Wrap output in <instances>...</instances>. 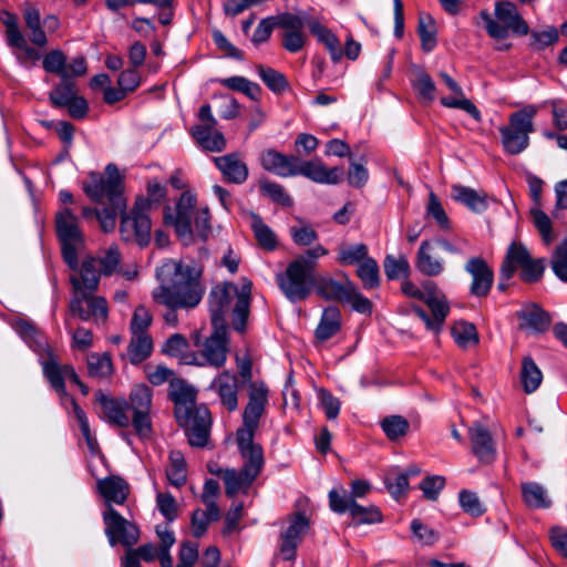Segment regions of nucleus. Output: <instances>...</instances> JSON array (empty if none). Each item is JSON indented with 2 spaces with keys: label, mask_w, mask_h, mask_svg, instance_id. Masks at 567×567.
Segmentation results:
<instances>
[{
  "label": "nucleus",
  "mask_w": 567,
  "mask_h": 567,
  "mask_svg": "<svg viewBox=\"0 0 567 567\" xmlns=\"http://www.w3.org/2000/svg\"><path fill=\"white\" fill-rule=\"evenodd\" d=\"M199 271L175 260H166L156 269L158 286L152 291L153 300L168 310L164 320L171 326L177 324V309L196 307L204 295L199 282Z\"/></svg>",
  "instance_id": "f257e3e1"
},
{
  "label": "nucleus",
  "mask_w": 567,
  "mask_h": 567,
  "mask_svg": "<svg viewBox=\"0 0 567 567\" xmlns=\"http://www.w3.org/2000/svg\"><path fill=\"white\" fill-rule=\"evenodd\" d=\"M196 390L183 380L169 381V398L175 404V417L185 429L192 446L204 447L209 437L212 416L207 406L196 404Z\"/></svg>",
  "instance_id": "f03ea898"
},
{
  "label": "nucleus",
  "mask_w": 567,
  "mask_h": 567,
  "mask_svg": "<svg viewBox=\"0 0 567 567\" xmlns=\"http://www.w3.org/2000/svg\"><path fill=\"white\" fill-rule=\"evenodd\" d=\"M106 177L91 175V181L85 185L86 195L96 203H104L106 199L109 207L96 212V218L104 231H112L116 225V216L123 214L125 199L122 195V181L115 165L106 166Z\"/></svg>",
  "instance_id": "7ed1b4c3"
},
{
  "label": "nucleus",
  "mask_w": 567,
  "mask_h": 567,
  "mask_svg": "<svg viewBox=\"0 0 567 567\" xmlns=\"http://www.w3.org/2000/svg\"><path fill=\"white\" fill-rule=\"evenodd\" d=\"M327 254L328 250L323 246L316 245L303 255L291 260L286 270L277 275V284L288 300L292 302L301 301L310 295L313 286L316 260Z\"/></svg>",
  "instance_id": "20e7f679"
},
{
  "label": "nucleus",
  "mask_w": 567,
  "mask_h": 567,
  "mask_svg": "<svg viewBox=\"0 0 567 567\" xmlns=\"http://www.w3.org/2000/svg\"><path fill=\"white\" fill-rule=\"evenodd\" d=\"M250 291L251 282L248 280L244 281L240 291L231 282H226L212 289L209 293L212 324L227 326L226 315L229 311L233 299L236 298L233 327L236 331L244 332L249 312Z\"/></svg>",
  "instance_id": "39448f33"
},
{
  "label": "nucleus",
  "mask_w": 567,
  "mask_h": 567,
  "mask_svg": "<svg viewBox=\"0 0 567 567\" xmlns=\"http://www.w3.org/2000/svg\"><path fill=\"white\" fill-rule=\"evenodd\" d=\"M254 435H248V437L246 435H236L243 466L239 471L225 468L223 472L225 492L229 497L238 493H247L264 470L262 447L254 442Z\"/></svg>",
  "instance_id": "423d86ee"
},
{
  "label": "nucleus",
  "mask_w": 567,
  "mask_h": 567,
  "mask_svg": "<svg viewBox=\"0 0 567 567\" xmlns=\"http://www.w3.org/2000/svg\"><path fill=\"white\" fill-rule=\"evenodd\" d=\"M478 17L499 51H506L511 48V43H505L509 31L518 35H526L529 32L527 22L511 1H498L495 3L494 14H491L487 10H482Z\"/></svg>",
  "instance_id": "0eeeda50"
},
{
  "label": "nucleus",
  "mask_w": 567,
  "mask_h": 567,
  "mask_svg": "<svg viewBox=\"0 0 567 567\" xmlns=\"http://www.w3.org/2000/svg\"><path fill=\"white\" fill-rule=\"evenodd\" d=\"M120 265L121 254L116 245L100 249L96 256H86L82 260L79 272L70 278L72 287L97 289L100 277L117 272Z\"/></svg>",
  "instance_id": "6e6552de"
},
{
  "label": "nucleus",
  "mask_w": 567,
  "mask_h": 567,
  "mask_svg": "<svg viewBox=\"0 0 567 567\" xmlns=\"http://www.w3.org/2000/svg\"><path fill=\"white\" fill-rule=\"evenodd\" d=\"M213 332L204 341L200 340L198 332L193 336L194 346L199 348V351L186 354L184 357L185 364L215 369L225 365L229 352L227 326H213Z\"/></svg>",
  "instance_id": "1a4fd4ad"
},
{
  "label": "nucleus",
  "mask_w": 567,
  "mask_h": 567,
  "mask_svg": "<svg viewBox=\"0 0 567 567\" xmlns=\"http://www.w3.org/2000/svg\"><path fill=\"white\" fill-rule=\"evenodd\" d=\"M536 113L537 109L534 105H527L509 115L508 125L499 127L502 145L506 153L517 155L528 147Z\"/></svg>",
  "instance_id": "9d476101"
},
{
  "label": "nucleus",
  "mask_w": 567,
  "mask_h": 567,
  "mask_svg": "<svg viewBox=\"0 0 567 567\" xmlns=\"http://www.w3.org/2000/svg\"><path fill=\"white\" fill-rule=\"evenodd\" d=\"M55 228L64 261L71 269L76 270L78 254L83 247V234L79 226V219L69 208H63L56 214Z\"/></svg>",
  "instance_id": "9b49d317"
},
{
  "label": "nucleus",
  "mask_w": 567,
  "mask_h": 567,
  "mask_svg": "<svg viewBox=\"0 0 567 567\" xmlns=\"http://www.w3.org/2000/svg\"><path fill=\"white\" fill-rule=\"evenodd\" d=\"M148 200L137 198L128 213L122 214L120 234L126 243H135L141 247L146 246L151 239V219L147 215Z\"/></svg>",
  "instance_id": "f8f14e48"
},
{
  "label": "nucleus",
  "mask_w": 567,
  "mask_h": 567,
  "mask_svg": "<svg viewBox=\"0 0 567 567\" xmlns=\"http://www.w3.org/2000/svg\"><path fill=\"white\" fill-rule=\"evenodd\" d=\"M74 295L70 301V311L73 316L83 321H94L96 324H103L107 320L109 308L106 300L99 296H93L95 289H76L73 287Z\"/></svg>",
  "instance_id": "ddd939ff"
},
{
  "label": "nucleus",
  "mask_w": 567,
  "mask_h": 567,
  "mask_svg": "<svg viewBox=\"0 0 567 567\" xmlns=\"http://www.w3.org/2000/svg\"><path fill=\"white\" fill-rule=\"evenodd\" d=\"M422 295V301L431 309L432 317L419 307L414 308V311L416 316L424 321L427 329L439 331L450 312L446 298L439 290L437 286L430 280L423 282Z\"/></svg>",
  "instance_id": "4468645a"
},
{
  "label": "nucleus",
  "mask_w": 567,
  "mask_h": 567,
  "mask_svg": "<svg viewBox=\"0 0 567 567\" xmlns=\"http://www.w3.org/2000/svg\"><path fill=\"white\" fill-rule=\"evenodd\" d=\"M151 406V389L145 384H136L131 391L126 409L132 411V424L141 437H148L152 433Z\"/></svg>",
  "instance_id": "2eb2a0df"
},
{
  "label": "nucleus",
  "mask_w": 567,
  "mask_h": 567,
  "mask_svg": "<svg viewBox=\"0 0 567 567\" xmlns=\"http://www.w3.org/2000/svg\"><path fill=\"white\" fill-rule=\"evenodd\" d=\"M268 402V389L264 382L249 384L248 403L243 414V426L237 430L236 435H254L259 426V420L264 415Z\"/></svg>",
  "instance_id": "dca6fc26"
},
{
  "label": "nucleus",
  "mask_w": 567,
  "mask_h": 567,
  "mask_svg": "<svg viewBox=\"0 0 567 567\" xmlns=\"http://www.w3.org/2000/svg\"><path fill=\"white\" fill-rule=\"evenodd\" d=\"M103 520L105 524V535L109 538L111 546L122 544L131 548L140 539V529L137 526L124 518L112 506L103 513Z\"/></svg>",
  "instance_id": "f3484780"
},
{
  "label": "nucleus",
  "mask_w": 567,
  "mask_h": 567,
  "mask_svg": "<svg viewBox=\"0 0 567 567\" xmlns=\"http://www.w3.org/2000/svg\"><path fill=\"white\" fill-rule=\"evenodd\" d=\"M2 22L6 25L7 43L14 50L18 62L25 68L33 66L40 60L41 54L37 49L28 44L25 37L19 28L17 17L6 12Z\"/></svg>",
  "instance_id": "a211bd4d"
},
{
  "label": "nucleus",
  "mask_w": 567,
  "mask_h": 567,
  "mask_svg": "<svg viewBox=\"0 0 567 567\" xmlns=\"http://www.w3.org/2000/svg\"><path fill=\"white\" fill-rule=\"evenodd\" d=\"M329 503L331 509L336 513L349 512L358 524H373L382 520V515L378 507H363L352 497L340 495L334 489L329 493Z\"/></svg>",
  "instance_id": "6ab92c4d"
},
{
  "label": "nucleus",
  "mask_w": 567,
  "mask_h": 567,
  "mask_svg": "<svg viewBox=\"0 0 567 567\" xmlns=\"http://www.w3.org/2000/svg\"><path fill=\"white\" fill-rule=\"evenodd\" d=\"M309 527V519L303 514L296 513L288 517V526L281 533L280 554L284 559L292 560L296 557V549Z\"/></svg>",
  "instance_id": "aec40b11"
},
{
  "label": "nucleus",
  "mask_w": 567,
  "mask_h": 567,
  "mask_svg": "<svg viewBox=\"0 0 567 567\" xmlns=\"http://www.w3.org/2000/svg\"><path fill=\"white\" fill-rule=\"evenodd\" d=\"M471 276L470 292L475 297H486L494 282V271L482 257H472L465 264Z\"/></svg>",
  "instance_id": "412c9836"
},
{
  "label": "nucleus",
  "mask_w": 567,
  "mask_h": 567,
  "mask_svg": "<svg viewBox=\"0 0 567 567\" xmlns=\"http://www.w3.org/2000/svg\"><path fill=\"white\" fill-rule=\"evenodd\" d=\"M342 167L328 168L320 159L300 162L296 165V175H302L315 183L336 185L343 177Z\"/></svg>",
  "instance_id": "4be33fe9"
},
{
  "label": "nucleus",
  "mask_w": 567,
  "mask_h": 567,
  "mask_svg": "<svg viewBox=\"0 0 567 567\" xmlns=\"http://www.w3.org/2000/svg\"><path fill=\"white\" fill-rule=\"evenodd\" d=\"M196 198L189 192H184L176 204V216L169 217L175 227L178 237L185 243L190 241L193 235V217L195 210Z\"/></svg>",
  "instance_id": "5701e85b"
},
{
  "label": "nucleus",
  "mask_w": 567,
  "mask_h": 567,
  "mask_svg": "<svg viewBox=\"0 0 567 567\" xmlns=\"http://www.w3.org/2000/svg\"><path fill=\"white\" fill-rule=\"evenodd\" d=\"M209 390L214 391L228 411H235L238 408L239 382L237 377L230 371L218 373L212 381Z\"/></svg>",
  "instance_id": "b1692460"
},
{
  "label": "nucleus",
  "mask_w": 567,
  "mask_h": 567,
  "mask_svg": "<svg viewBox=\"0 0 567 567\" xmlns=\"http://www.w3.org/2000/svg\"><path fill=\"white\" fill-rule=\"evenodd\" d=\"M472 453L484 464L492 463L496 457V449L487 427L474 423L468 429Z\"/></svg>",
  "instance_id": "393cba45"
},
{
  "label": "nucleus",
  "mask_w": 567,
  "mask_h": 567,
  "mask_svg": "<svg viewBox=\"0 0 567 567\" xmlns=\"http://www.w3.org/2000/svg\"><path fill=\"white\" fill-rule=\"evenodd\" d=\"M440 78L443 80L447 89L455 94L454 97H442L441 104L445 107L463 110L475 121L480 122L482 118L481 112L475 106V104L465 96L460 84L445 72H441Z\"/></svg>",
  "instance_id": "a878e982"
},
{
  "label": "nucleus",
  "mask_w": 567,
  "mask_h": 567,
  "mask_svg": "<svg viewBox=\"0 0 567 567\" xmlns=\"http://www.w3.org/2000/svg\"><path fill=\"white\" fill-rule=\"evenodd\" d=\"M97 489L105 499L107 507L112 506V504L123 505L130 494L128 483L117 475L99 480Z\"/></svg>",
  "instance_id": "bb28decb"
},
{
  "label": "nucleus",
  "mask_w": 567,
  "mask_h": 567,
  "mask_svg": "<svg viewBox=\"0 0 567 567\" xmlns=\"http://www.w3.org/2000/svg\"><path fill=\"white\" fill-rule=\"evenodd\" d=\"M260 163L266 171L288 177L296 175L298 158L284 155L275 150H267L260 155Z\"/></svg>",
  "instance_id": "cd10ccee"
},
{
  "label": "nucleus",
  "mask_w": 567,
  "mask_h": 567,
  "mask_svg": "<svg viewBox=\"0 0 567 567\" xmlns=\"http://www.w3.org/2000/svg\"><path fill=\"white\" fill-rule=\"evenodd\" d=\"M214 162L226 181L234 184H243L246 182L248 177V167L239 158L238 154L231 153L220 157H215Z\"/></svg>",
  "instance_id": "c85d7f7f"
},
{
  "label": "nucleus",
  "mask_w": 567,
  "mask_h": 567,
  "mask_svg": "<svg viewBox=\"0 0 567 567\" xmlns=\"http://www.w3.org/2000/svg\"><path fill=\"white\" fill-rule=\"evenodd\" d=\"M517 316L520 320L519 327L532 333L544 332L550 323L549 316L536 305L524 307Z\"/></svg>",
  "instance_id": "c756f323"
},
{
  "label": "nucleus",
  "mask_w": 567,
  "mask_h": 567,
  "mask_svg": "<svg viewBox=\"0 0 567 567\" xmlns=\"http://www.w3.org/2000/svg\"><path fill=\"white\" fill-rule=\"evenodd\" d=\"M433 250V245L429 240L422 241L417 250L416 268L429 277L439 276L444 270V262L434 256Z\"/></svg>",
  "instance_id": "7c9ffc66"
},
{
  "label": "nucleus",
  "mask_w": 567,
  "mask_h": 567,
  "mask_svg": "<svg viewBox=\"0 0 567 567\" xmlns=\"http://www.w3.org/2000/svg\"><path fill=\"white\" fill-rule=\"evenodd\" d=\"M340 310L337 307L326 308L315 331L317 342H326L327 340L336 336L340 331Z\"/></svg>",
  "instance_id": "2f4dec72"
},
{
  "label": "nucleus",
  "mask_w": 567,
  "mask_h": 567,
  "mask_svg": "<svg viewBox=\"0 0 567 567\" xmlns=\"http://www.w3.org/2000/svg\"><path fill=\"white\" fill-rule=\"evenodd\" d=\"M25 29L29 40L37 47L43 48L48 43V38L41 25L40 11L28 3L22 11Z\"/></svg>",
  "instance_id": "473e14b6"
},
{
  "label": "nucleus",
  "mask_w": 567,
  "mask_h": 567,
  "mask_svg": "<svg viewBox=\"0 0 567 567\" xmlns=\"http://www.w3.org/2000/svg\"><path fill=\"white\" fill-rule=\"evenodd\" d=\"M452 197L474 213H482L487 208V194L471 187L454 185Z\"/></svg>",
  "instance_id": "72a5a7b5"
},
{
  "label": "nucleus",
  "mask_w": 567,
  "mask_h": 567,
  "mask_svg": "<svg viewBox=\"0 0 567 567\" xmlns=\"http://www.w3.org/2000/svg\"><path fill=\"white\" fill-rule=\"evenodd\" d=\"M190 134L196 143L206 151L221 152L226 146V140L224 135L216 130V126H194L190 130Z\"/></svg>",
  "instance_id": "f704fd0d"
},
{
  "label": "nucleus",
  "mask_w": 567,
  "mask_h": 567,
  "mask_svg": "<svg viewBox=\"0 0 567 567\" xmlns=\"http://www.w3.org/2000/svg\"><path fill=\"white\" fill-rule=\"evenodd\" d=\"M530 259V255L526 247L522 244L513 243L507 250L506 257L501 268V276L508 280L513 277L517 268H523Z\"/></svg>",
  "instance_id": "c9c22d12"
},
{
  "label": "nucleus",
  "mask_w": 567,
  "mask_h": 567,
  "mask_svg": "<svg viewBox=\"0 0 567 567\" xmlns=\"http://www.w3.org/2000/svg\"><path fill=\"white\" fill-rule=\"evenodd\" d=\"M352 282L347 278L344 282H339L332 278L322 277L317 280V293L326 300H337L343 302Z\"/></svg>",
  "instance_id": "e433bc0d"
},
{
  "label": "nucleus",
  "mask_w": 567,
  "mask_h": 567,
  "mask_svg": "<svg viewBox=\"0 0 567 567\" xmlns=\"http://www.w3.org/2000/svg\"><path fill=\"white\" fill-rule=\"evenodd\" d=\"M524 503L530 508H548L551 499L548 491L537 482H524L520 484Z\"/></svg>",
  "instance_id": "4c0bfd02"
},
{
  "label": "nucleus",
  "mask_w": 567,
  "mask_h": 567,
  "mask_svg": "<svg viewBox=\"0 0 567 567\" xmlns=\"http://www.w3.org/2000/svg\"><path fill=\"white\" fill-rule=\"evenodd\" d=\"M308 28L311 33L315 34L318 40L326 45L331 55V59L334 62H338L343 55L341 43L338 38L330 30L320 24L317 20L309 21Z\"/></svg>",
  "instance_id": "58836bf2"
},
{
  "label": "nucleus",
  "mask_w": 567,
  "mask_h": 567,
  "mask_svg": "<svg viewBox=\"0 0 567 567\" xmlns=\"http://www.w3.org/2000/svg\"><path fill=\"white\" fill-rule=\"evenodd\" d=\"M451 333L456 344L463 349L476 346L480 341L475 324L464 320L455 322Z\"/></svg>",
  "instance_id": "ea45409f"
},
{
  "label": "nucleus",
  "mask_w": 567,
  "mask_h": 567,
  "mask_svg": "<svg viewBox=\"0 0 567 567\" xmlns=\"http://www.w3.org/2000/svg\"><path fill=\"white\" fill-rule=\"evenodd\" d=\"M520 380L526 393L536 391L543 381V373L530 357L522 361Z\"/></svg>",
  "instance_id": "a19ab883"
},
{
  "label": "nucleus",
  "mask_w": 567,
  "mask_h": 567,
  "mask_svg": "<svg viewBox=\"0 0 567 567\" xmlns=\"http://www.w3.org/2000/svg\"><path fill=\"white\" fill-rule=\"evenodd\" d=\"M152 350L153 342L150 334L132 336L127 347V355L133 364H137L148 358Z\"/></svg>",
  "instance_id": "79ce46f5"
},
{
  "label": "nucleus",
  "mask_w": 567,
  "mask_h": 567,
  "mask_svg": "<svg viewBox=\"0 0 567 567\" xmlns=\"http://www.w3.org/2000/svg\"><path fill=\"white\" fill-rule=\"evenodd\" d=\"M166 476L169 483L179 487L186 482V462L184 455L179 451L169 453V464L166 468Z\"/></svg>",
  "instance_id": "37998d69"
},
{
  "label": "nucleus",
  "mask_w": 567,
  "mask_h": 567,
  "mask_svg": "<svg viewBox=\"0 0 567 567\" xmlns=\"http://www.w3.org/2000/svg\"><path fill=\"white\" fill-rule=\"evenodd\" d=\"M385 436L391 441H398L405 436L410 430L409 421L401 415H389L380 422Z\"/></svg>",
  "instance_id": "c03bdc74"
},
{
  "label": "nucleus",
  "mask_w": 567,
  "mask_h": 567,
  "mask_svg": "<svg viewBox=\"0 0 567 567\" xmlns=\"http://www.w3.org/2000/svg\"><path fill=\"white\" fill-rule=\"evenodd\" d=\"M417 32L424 51L430 52L436 45V25L433 18L426 13H420Z\"/></svg>",
  "instance_id": "a18cd8bd"
},
{
  "label": "nucleus",
  "mask_w": 567,
  "mask_h": 567,
  "mask_svg": "<svg viewBox=\"0 0 567 567\" xmlns=\"http://www.w3.org/2000/svg\"><path fill=\"white\" fill-rule=\"evenodd\" d=\"M368 257V247L364 244L341 245L338 248L337 260L344 266L361 264Z\"/></svg>",
  "instance_id": "49530a36"
},
{
  "label": "nucleus",
  "mask_w": 567,
  "mask_h": 567,
  "mask_svg": "<svg viewBox=\"0 0 567 567\" xmlns=\"http://www.w3.org/2000/svg\"><path fill=\"white\" fill-rule=\"evenodd\" d=\"M103 414L110 423L121 427H127L130 424V417L126 414V405L107 399H102Z\"/></svg>",
  "instance_id": "de8ad7c7"
},
{
  "label": "nucleus",
  "mask_w": 567,
  "mask_h": 567,
  "mask_svg": "<svg viewBox=\"0 0 567 567\" xmlns=\"http://www.w3.org/2000/svg\"><path fill=\"white\" fill-rule=\"evenodd\" d=\"M412 85L421 100L426 102L434 101L436 86L432 78L425 71L417 69L414 72Z\"/></svg>",
  "instance_id": "09e8293b"
},
{
  "label": "nucleus",
  "mask_w": 567,
  "mask_h": 567,
  "mask_svg": "<svg viewBox=\"0 0 567 567\" xmlns=\"http://www.w3.org/2000/svg\"><path fill=\"white\" fill-rule=\"evenodd\" d=\"M357 275L365 289H373L379 286V266L373 258L368 257L359 264Z\"/></svg>",
  "instance_id": "8fccbe9b"
},
{
  "label": "nucleus",
  "mask_w": 567,
  "mask_h": 567,
  "mask_svg": "<svg viewBox=\"0 0 567 567\" xmlns=\"http://www.w3.org/2000/svg\"><path fill=\"white\" fill-rule=\"evenodd\" d=\"M43 373L56 392L66 395L64 386V365H59L54 359L47 360L43 362Z\"/></svg>",
  "instance_id": "3c124183"
},
{
  "label": "nucleus",
  "mask_w": 567,
  "mask_h": 567,
  "mask_svg": "<svg viewBox=\"0 0 567 567\" xmlns=\"http://www.w3.org/2000/svg\"><path fill=\"white\" fill-rule=\"evenodd\" d=\"M550 267L555 276L567 284V238L555 248Z\"/></svg>",
  "instance_id": "603ef678"
},
{
  "label": "nucleus",
  "mask_w": 567,
  "mask_h": 567,
  "mask_svg": "<svg viewBox=\"0 0 567 567\" xmlns=\"http://www.w3.org/2000/svg\"><path fill=\"white\" fill-rule=\"evenodd\" d=\"M87 370L90 375L105 378L112 373V362L107 353H91L87 355Z\"/></svg>",
  "instance_id": "864d4df0"
},
{
  "label": "nucleus",
  "mask_w": 567,
  "mask_h": 567,
  "mask_svg": "<svg viewBox=\"0 0 567 567\" xmlns=\"http://www.w3.org/2000/svg\"><path fill=\"white\" fill-rule=\"evenodd\" d=\"M251 228L260 246L271 250L276 247V236L272 230L257 215H252Z\"/></svg>",
  "instance_id": "5fc2aeb1"
},
{
  "label": "nucleus",
  "mask_w": 567,
  "mask_h": 567,
  "mask_svg": "<svg viewBox=\"0 0 567 567\" xmlns=\"http://www.w3.org/2000/svg\"><path fill=\"white\" fill-rule=\"evenodd\" d=\"M256 69L260 79L271 91L282 92L287 87L286 78L280 72L261 64L257 65Z\"/></svg>",
  "instance_id": "6e6d98bb"
},
{
  "label": "nucleus",
  "mask_w": 567,
  "mask_h": 567,
  "mask_svg": "<svg viewBox=\"0 0 567 567\" xmlns=\"http://www.w3.org/2000/svg\"><path fill=\"white\" fill-rule=\"evenodd\" d=\"M384 483L388 492L394 497L399 498L404 495L409 486V474L392 471L386 474Z\"/></svg>",
  "instance_id": "4d7b16f0"
},
{
  "label": "nucleus",
  "mask_w": 567,
  "mask_h": 567,
  "mask_svg": "<svg viewBox=\"0 0 567 567\" xmlns=\"http://www.w3.org/2000/svg\"><path fill=\"white\" fill-rule=\"evenodd\" d=\"M259 188L265 196H268L275 203L282 206L292 204L291 197L280 184L264 179L259 182Z\"/></svg>",
  "instance_id": "13d9d810"
},
{
  "label": "nucleus",
  "mask_w": 567,
  "mask_h": 567,
  "mask_svg": "<svg viewBox=\"0 0 567 567\" xmlns=\"http://www.w3.org/2000/svg\"><path fill=\"white\" fill-rule=\"evenodd\" d=\"M152 320V313L147 308L144 306L136 307L130 326L132 336L148 334L147 329L150 328Z\"/></svg>",
  "instance_id": "bf43d9fd"
},
{
  "label": "nucleus",
  "mask_w": 567,
  "mask_h": 567,
  "mask_svg": "<svg viewBox=\"0 0 567 567\" xmlns=\"http://www.w3.org/2000/svg\"><path fill=\"white\" fill-rule=\"evenodd\" d=\"M289 234L293 243L301 247L310 246L318 239V233L310 225L303 223L291 226Z\"/></svg>",
  "instance_id": "052dcab7"
},
{
  "label": "nucleus",
  "mask_w": 567,
  "mask_h": 567,
  "mask_svg": "<svg viewBox=\"0 0 567 567\" xmlns=\"http://www.w3.org/2000/svg\"><path fill=\"white\" fill-rule=\"evenodd\" d=\"M74 84L69 80L58 85L51 93L50 100L54 106H66L75 97Z\"/></svg>",
  "instance_id": "680f3d73"
},
{
  "label": "nucleus",
  "mask_w": 567,
  "mask_h": 567,
  "mask_svg": "<svg viewBox=\"0 0 567 567\" xmlns=\"http://www.w3.org/2000/svg\"><path fill=\"white\" fill-rule=\"evenodd\" d=\"M66 58L60 50L49 52L43 59V69L47 72L60 75L63 80H66L65 72Z\"/></svg>",
  "instance_id": "e2e57ef3"
},
{
  "label": "nucleus",
  "mask_w": 567,
  "mask_h": 567,
  "mask_svg": "<svg viewBox=\"0 0 567 567\" xmlns=\"http://www.w3.org/2000/svg\"><path fill=\"white\" fill-rule=\"evenodd\" d=\"M460 505L463 511L471 516H481L485 512V507L476 493L463 489L458 495Z\"/></svg>",
  "instance_id": "0e129e2a"
},
{
  "label": "nucleus",
  "mask_w": 567,
  "mask_h": 567,
  "mask_svg": "<svg viewBox=\"0 0 567 567\" xmlns=\"http://www.w3.org/2000/svg\"><path fill=\"white\" fill-rule=\"evenodd\" d=\"M70 402L72 405L73 414H74L76 421L79 422L82 435H83L84 440L86 441L89 449L92 452H94L95 449L97 447V442L91 434L89 420H87L84 411L80 408V405L75 402L74 399L70 398Z\"/></svg>",
  "instance_id": "69168bd1"
},
{
  "label": "nucleus",
  "mask_w": 567,
  "mask_h": 567,
  "mask_svg": "<svg viewBox=\"0 0 567 567\" xmlns=\"http://www.w3.org/2000/svg\"><path fill=\"white\" fill-rule=\"evenodd\" d=\"M384 271L389 279H398L409 274L410 265L404 257L388 256L384 260Z\"/></svg>",
  "instance_id": "338daca9"
},
{
  "label": "nucleus",
  "mask_w": 567,
  "mask_h": 567,
  "mask_svg": "<svg viewBox=\"0 0 567 567\" xmlns=\"http://www.w3.org/2000/svg\"><path fill=\"white\" fill-rule=\"evenodd\" d=\"M445 485V478L440 475L426 476L420 484V488L426 499L436 501Z\"/></svg>",
  "instance_id": "774afa93"
}]
</instances>
